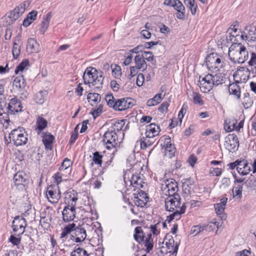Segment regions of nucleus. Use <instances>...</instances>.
Masks as SVG:
<instances>
[{
    "mask_svg": "<svg viewBox=\"0 0 256 256\" xmlns=\"http://www.w3.org/2000/svg\"><path fill=\"white\" fill-rule=\"evenodd\" d=\"M224 146L230 152H234L239 146V142L235 134H229L225 138Z\"/></svg>",
    "mask_w": 256,
    "mask_h": 256,
    "instance_id": "obj_12",
    "label": "nucleus"
},
{
    "mask_svg": "<svg viewBox=\"0 0 256 256\" xmlns=\"http://www.w3.org/2000/svg\"><path fill=\"white\" fill-rule=\"evenodd\" d=\"M160 131L159 126L151 124L146 126V136L147 138H154L159 134Z\"/></svg>",
    "mask_w": 256,
    "mask_h": 256,
    "instance_id": "obj_23",
    "label": "nucleus"
},
{
    "mask_svg": "<svg viewBox=\"0 0 256 256\" xmlns=\"http://www.w3.org/2000/svg\"><path fill=\"white\" fill-rule=\"evenodd\" d=\"M144 76L142 73H139L138 74L136 80V85L140 87L142 86L144 84Z\"/></svg>",
    "mask_w": 256,
    "mask_h": 256,
    "instance_id": "obj_59",
    "label": "nucleus"
},
{
    "mask_svg": "<svg viewBox=\"0 0 256 256\" xmlns=\"http://www.w3.org/2000/svg\"><path fill=\"white\" fill-rule=\"evenodd\" d=\"M193 102L195 104H198L202 106L204 104V102L202 100L201 96L199 93L193 92L192 93Z\"/></svg>",
    "mask_w": 256,
    "mask_h": 256,
    "instance_id": "obj_51",
    "label": "nucleus"
},
{
    "mask_svg": "<svg viewBox=\"0 0 256 256\" xmlns=\"http://www.w3.org/2000/svg\"><path fill=\"white\" fill-rule=\"evenodd\" d=\"M228 56L230 61L234 64H242L248 58V52L241 43H234L228 48Z\"/></svg>",
    "mask_w": 256,
    "mask_h": 256,
    "instance_id": "obj_2",
    "label": "nucleus"
},
{
    "mask_svg": "<svg viewBox=\"0 0 256 256\" xmlns=\"http://www.w3.org/2000/svg\"><path fill=\"white\" fill-rule=\"evenodd\" d=\"M238 80L236 82L230 84L228 86V92L230 94L233 95L236 100H240V88L238 84Z\"/></svg>",
    "mask_w": 256,
    "mask_h": 256,
    "instance_id": "obj_27",
    "label": "nucleus"
},
{
    "mask_svg": "<svg viewBox=\"0 0 256 256\" xmlns=\"http://www.w3.org/2000/svg\"><path fill=\"white\" fill-rule=\"evenodd\" d=\"M20 50L19 45L16 42L14 43L12 48V54L14 58H16L20 55Z\"/></svg>",
    "mask_w": 256,
    "mask_h": 256,
    "instance_id": "obj_56",
    "label": "nucleus"
},
{
    "mask_svg": "<svg viewBox=\"0 0 256 256\" xmlns=\"http://www.w3.org/2000/svg\"><path fill=\"white\" fill-rule=\"evenodd\" d=\"M52 16V12H49L44 17L43 21L41 23L40 28V31L42 34H44V32L48 28Z\"/></svg>",
    "mask_w": 256,
    "mask_h": 256,
    "instance_id": "obj_31",
    "label": "nucleus"
},
{
    "mask_svg": "<svg viewBox=\"0 0 256 256\" xmlns=\"http://www.w3.org/2000/svg\"><path fill=\"white\" fill-rule=\"evenodd\" d=\"M22 108L20 100L14 97L10 99L6 108L8 110V112L14 114L15 112H20Z\"/></svg>",
    "mask_w": 256,
    "mask_h": 256,
    "instance_id": "obj_15",
    "label": "nucleus"
},
{
    "mask_svg": "<svg viewBox=\"0 0 256 256\" xmlns=\"http://www.w3.org/2000/svg\"><path fill=\"white\" fill-rule=\"evenodd\" d=\"M29 62L28 60H25L22 62L16 68L15 73L18 74L20 72H22L24 68L28 66Z\"/></svg>",
    "mask_w": 256,
    "mask_h": 256,
    "instance_id": "obj_52",
    "label": "nucleus"
},
{
    "mask_svg": "<svg viewBox=\"0 0 256 256\" xmlns=\"http://www.w3.org/2000/svg\"><path fill=\"white\" fill-rule=\"evenodd\" d=\"M64 172H57L54 175V180L57 184L56 186H58V184L63 180L62 176L64 175Z\"/></svg>",
    "mask_w": 256,
    "mask_h": 256,
    "instance_id": "obj_60",
    "label": "nucleus"
},
{
    "mask_svg": "<svg viewBox=\"0 0 256 256\" xmlns=\"http://www.w3.org/2000/svg\"><path fill=\"white\" fill-rule=\"evenodd\" d=\"M126 120H114L112 122V126L109 130L115 132H118L120 130H122V132L126 131L128 129V124H126L123 129Z\"/></svg>",
    "mask_w": 256,
    "mask_h": 256,
    "instance_id": "obj_25",
    "label": "nucleus"
},
{
    "mask_svg": "<svg viewBox=\"0 0 256 256\" xmlns=\"http://www.w3.org/2000/svg\"><path fill=\"white\" fill-rule=\"evenodd\" d=\"M198 82L202 92L204 93L209 92L214 86L212 80V74H208L204 77L200 76Z\"/></svg>",
    "mask_w": 256,
    "mask_h": 256,
    "instance_id": "obj_11",
    "label": "nucleus"
},
{
    "mask_svg": "<svg viewBox=\"0 0 256 256\" xmlns=\"http://www.w3.org/2000/svg\"><path fill=\"white\" fill-rule=\"evenodd\" d=\"M78 125L75 128L74 130V132L72 133L70 140V144H74L76 138L78 136Z\"/></svg>",
    "mask_w": 256,
    "mask_h": 256,
    "instance_id": "obj_61",
    "label": "nucleus"
},
{
    "mask_svg": "<svg viewBox=\"0 0 256 256\" xmlns=\"http://www.w3.org/2000/svg\"><path fill=\"white\" fill-rule=\"evenodd\" d=\"M172 7L177 11L176 16L178 19L184 20L186 17V9L180 0H173Z\"/></svg>",
    "mask_w": 256,
    "mask_h": 256,
    "instance_id": "obj_20",
    "label": "nucleus"
},
{
    "mask_svg": "<svg viewBox=\"0 0 256 256\" xmlns=\"http://www.w3.org/2000/svg\"><path fill=\"white\" fill-rule=\"evenodd\" d=\"M250 166L248 164L246 160H238L237 172L239 174L242 176L247 175L250 172Z\"/></svg>",
    "mask_w": 256,
    "mask_h": 256,
    "instance_id": "obj_24",
    "label": "nucleus"
},
{
    "mask_svg": "<svg viewBox=\"0 0 256 256\" xmlns=\"http://www.w3.org/2000/svg\"><path fill=\"white\" fill-rule=\"evenodd\" d=\"M37 14L38 12L36 10H33L29 12L26 18L23 21V26L26 27L29 26L32 22L36 19Z\"/></svg>",
    "mask_w": 256,
    "mask_h": 256,
    "instance_id": "obj_37",
    "label": "nucleus"
},
{
    "mask_svg": "<svg viewBox=\"0 0 256 256\" xmlns=\"http://www.w3.org/2000/svg\"><path fill=\"white\" fill-rule=\"evenodd\" d=\"M251 134L252 136H256V112L251 118Z\"/></svg>",
    "mask_w": 256,
    "mask_h": 256,
    "instance_id": "obj_55",
    "label": "nucleus"
},
{
    "mask_svg": "<svg viewBox=\"0 0 256 256\" xmlns=\"http://www.w3.org/2000/svg\"><path fill=\"white\" fill-rule=\"evenodd\" d=\"M48 94L47 90H40L35 94L34 100L36 104H42L46 100Z\"/></svg>",
    "mask_w": 256,
    "mask_h": 256,
    "instance_id": "obj_32",
    "label": "nucleus"
},
{
    "mask_svg": "<svg viewBox=\"0 0 256 256\" xmlns=\"http://www.w3.org/2000/svg\"><path fill=\"white\" fill-rule=\"evenodd\" d=\"M6 116H4L0 118V124L2 125V128L3 130H6L12 124V122L10 120V118L6 114Z\"/></svg>",
    "mask_w": 256,
    "mask_h": 256,
    "instance_id": "obj_48",
    "label": "nucleus"
},
{
    "mask_svg": "<svg viewBox=\"0 0 256 256\" xmlns=\"http://www.w3.org/2000/svg\"><path fill=\"white\" fill-rule=\"evenodd\" d=\"M150 138H147L146 136V138H143L141 139L140 144L142 148H146L152 144L153 142H152V140H150Z\"/></svg>",
    "mask_w": 256,
    "mask_h": 256,
    "instance_id": "obj_49",
    "label": "nucleus"
},
{
    "mask_svg": "<svg viewBox=\"0 0 256 256\" xmlns=\"http://www.w3.org/2000/svg\"><path fill=\"white\" fill-rule=\"evenodd\" d=\"M206 64L209 70L217 72L226 65L225 58L216 53L210 54L206 58Z\"/></svg>",
    "mask_w": 256,
    "mask_h": 256,
    "instance_id": "obj_4",
    "label": "nucleus"
},
{
    "mask_svg": "<svg viewBox=\"0 0 256 256\" xmlns=\"http://www.w3.org/2000/svg\"><path fill=\"white\" fill-rule=\"evenodd\" d=\"M161 145L164 148L165 155L169 158H172L176 152V148L174 145L171 144V138L168 136L164 137V143Z\"/></svg>",
    "mask_w": 256,
    "mask_h": 256,
    "instance_id": "obj_16",
    "label": "nucleus"
},
{
    "mask_svg": "<svg viewBox=\"0 0 256 256\" xmlns=\"http://www.w3.org/2000/svg\"><path fill=\"white\" fill-rule=\"evenodd\" d=\"M168 106L169 104L167 102H164L159 107L158 110L162 113L166 112Z\"/></svg>",
    "mask_w": 256,
    "mask_h": 256,
    "instance_id": "obj_64",
    "label": "nucleus"
},
{
    "mask_svg": "<svg viewBox=\"0 0 256 256\" xmlns=\"http://www.w3.org/2000/svg\"><path fill=\"white\" fill-rule=\"evenodd\" d=\"M28 134L25 130L20 126L12 130L9 134V138L16 146L26 144L28 141Z\"/></svg>",
    "mask_w": 256,
    "mask_h": 256,
    "instance_id": "obj_5",
    "label": "nucleus"
},
{
    "mask_svg": "<svg viewBox=\"0 0 256 256\" xmlns=\"http://www.w3.org/2000/svg\"><path fill=\"white\" fill-rule=\"evenodd\" d=\"M228 198L224 197L220 200V202L214 204L216 212L222 220L226 218V215L224 213V210L228 202Z\"/></svg>",
    "mask_w": 256,
    "mask_h": 256,
    "instance_id": "obj_17",
    "label": "nucleus"
},
{
    "mask_svg": "<svg viewBox=\"0 0 256 256\" xmlns=\"http://www.w3.org/2000/svg\"><path fill=\"white\" fill-rule=\"evenodd\" d=\"M133 104L130 98L119 99L115 102V110H123L132 107Z\"/></svg>",
    "mask_w": 256,
    "mask_h": 256,
    "instance_id": "obj_19",
    "label": "nucleus"
},
{
    "mask_svg": "<svg viewBox=\"0 0 256 256\" xmlns=\"http://www.w3.org/2000/svg\"><path fill=\"white\" fill-rule=\"evenodd\" d=\"M144 246L146 247V251L147 253L150 252L154 247L153 244V239L152 238V235L151 234H148V237L146 238V240H144Z\"/></svg>",
    "mask_w": 256,
    "mask_h": 256,
    "instance_id": "obj_45",
    "label": "nucleus"
},
{
    "mask_svg": "<svg viewBox=\"0 0 256 256\" xmlns=\"http://www.w3.org/2000/svg\"><path fill=\"white\" fill-rule=\"evenodd\" d=\"M102 110L103 106L102 104H100L98 106V108L93 109L92 114L94 118H96L99 116L100 114L102 112Z\"/></svg>",
    "mask_w": 256,
    "mask_h": 256,
    "instance_id": "obj_58",
    "label": "nucleus"
},
{
    "mask_svg": "<svg viewBox=\"0 0 256 256\" xmlns=\"http://www.w3.org/2000/svg\"><path fill=\"white\" fill-rule=\"evenodd\" d=\"M26 6V2L22 3L16 6L13 10L10 12L8 16L11 21L10 23L13 22L18 19L24 13Z\"/></svg>",
    "mask_w": 256,
    "mask_h": 256,
    "instance_id": "obj_14",
    "label": "nucleus"
},
{
    "mask_svg": "<svg viewBox=\"0 0 256 256\" xmlns=\"http://www.w3.org/2000/svg\"><path fill=\"white\" fill-rule=\"evenodd\" d=\"M187 106L184 104H183L181 110L179 112L178 118L179 120L180 123H181L182 122V119L183 118L187 110Z\"/></svg>",
    "mask_w": 256,
    "mask_h": 256,
    "instance_id": "obj_57",
    "label": "nucleus"
},
{
    "mask_svg": "<svg viewBox=\"0 0 256 256\" xmlns=\"http://www.w3.org/2000/svg\"><path fill=\"white\" fill-rule=\"evenodd\" d=\"M76 224L74 223L70 224L66 226L62 230L60 234V240L61 242L60 244V247L62 248L61 250L65 251L64 248H68L72 244L70 243V240H72L74 241V236H70L68 238V234L74 230Z\"/></svg>",
    "mask_w": 256,
    "mask_h": 256,
    "instance_id": "obj_6",
    "label": "nucleus"
},
{
    "mask_svg": "<svg viewBox=\"0 0 256 256\" xmlns=\"http://www.w3.org/2000/svg\"><path fill=\"white\" fill-rule=\"evenodd\" d=\"M102 142L107 150L116 148L118 142V136L116 132L108 129L104 134Z\"/></svg>",
    "mask_w": 256,
    "mask_h": 256,
    "instance_id": "obj_7",
    "label": "nucleus"
},
{
    "mask_svg": "<svg viewBox=\"0 0 256 256\" xmlns=\"http://www.w3.org/2000/svg\"><path fill=\"white\" fill-rule=\"evenodd\" d=\"M242 103L245 109L250 108L254 104V100L252 98L250 97V94L248 92H246L244 94Z\"/></svg>",
    "mask_w": 256,
    "mask_h": 256,
    "instance_id": "obj_39",
    "label": "nucleus"
},
{
    "mask_svg": "<svg viewBox=\"0 0 256 256\" xmlns=\"http://www.w3.org/2000/svg\"><path fill=\"white\" fill-rule=\"evenodd\" d=\"M42 142L46 148H50L54 140V136L50 132L42 134Z\"/></svg>",
    "mask_w": 256,
    "mask_h": 256,
    "instance_id": "obj_36",
    "label": "nucleus"
},
{
    "mask_svg": "<svg viewBox=\"0 0 256 256\" xmlns=\"http://www.w3.org/2000/svg\"><path fill=\"white\" fill-rule=\"evenodd\" d=\"M36 124L37 127L36 130L38 134H40V132L46 127L48 122L42 116H39L36 118Z\"/></svg>",
    "mask_w": 256,
    "mask_h": 256,
    "instance_id": "obj_33",
    "label": "nucleus"
},
{
    "mask_svg": "<svg viewBox=\"0 0 256 256\" xmlns=\"http://www.w3.org/2000/svg\"><path fill=\"white\" fill-rule=\"evenodd\" d=\"M27 226L26 220L22 216H17L14 218L12 223V228L15 234L22 235L25 232Z\"/></svg>",
    "mask_w": 256,
    "mask_h": 256,
    "instance_id": "obj_10",
    "label": "nucleus"
},
{
    "mask_svg": "<svg viewBox=\"0 0 256 256\" xmlns=\"http://www.w3.org/2000/svg\"><path fill=\"white\" fill-rule=\"evenodd\" d=\"M203 227L204 230H206L208 232H211L212 231L216 228L218 229L219 228V222H210L208 224H203Z\"/></svg>",
    "mask_w": 256,
    "mask_h": 256,
    "instance_id": "obj_47",
    "label": "nucleus"
},
{
    "mask_svg": "<svg viewBox=\"0 0 256 256\" xmlns=\"http://www.w3.org/2000/svg\"><path fill=\"white\" fill-rule=\"evenodd\" d=\"M62 219L65 222H69L76 217V208L65 206L62 212Z\"/></svg>",
    "mask_w": 256,
    "mask_h": 256,
    "instance_id": "obj_21",
    "label": "nucleus"
},
{
    "mask_svg": "<svg viewBox=\"0 0 256 256\" xmlns=\"http://www.w3.org/2000/svg\"><path fill=\"white\" fill-rule=\"evenodd\" d=\"M165 209L172 214L168 216L166 221L170 222L174 219L178 220L182 214L186 212V206L184 203H181L180 197L179 194L168 196L165 198Z\"/></svg>",
    "mask_w": 256,
    "mask_h": 256,
    "instance_id": "obj_1",
    "label": "nucleus"
},
{
    "mask_svg": "<svg viewBox=\"0 0 256 256\" xmlns=\"http://www.w3.org/2000/svg\"><path fill=\"white\" fill-rule=\"evenodd\" d=\"M212 80L214 86H218L225 82L226 78L222 73L216 74L215 75L212 74Z\"/></svg>",
    "mask_w": 256,
    "mask_h": 256,
    "instance_id": "obj_34",
    "label": "nucleus"
},
{
    "mask_svg": "<svg viewBox=\"0 0 256 256\" xmlns=\"http://www.w3.org/2000/svg\"><path fill=\"white\" fill-rule=\"evenodd\" d=\"M104 160V156L98 152L92 153V161L95 164L102 166Z\"/></svg>",
    "mask_w": 256,
    "mask_h": 256,
    "instance_id": "obj_44",
    "label": "nucleus"
},
{
    "mask_svg": "<svg viewBox=\"0 0 256 256\" xmlns=\"http://www.w3.org/2000/svg\"><path fill=\"white\" fill-rule=\"evenodd\" d=\"M248 64L250 66H252L256 65V54L254 52H252L250 54V58L248 62Z\"/></svg>",
    "mask_w": 256,
    "mask_h": 256,
    "instance_id": "obj_63",
    "label": "nucleus"
},
{
    "mask_svg": "<svg viewBox=\"0 0 256 256\" xmlns=\"http://www.w3.org/2000/svg\"><path fill=\"white\" fill-rule=\"evenodd\" d=\"M135 66L139 70L144 71L147 68V64L144 59V56L140 54L136 55L134 58Z\"/></svg>",
    "mask_w": 256,
    "mask_h": 256,
    "instance_id": "obj_29",
    "label": "nucleus"
},
{
    "mask_svg": "<svg viewBox=\"0 0 256 256\" xmlns=\"http://www.w3.org/2000/svg\"><path fill=\"white\" fill-rule=\"evenodd\" d=\"M76 238L74 237V240L76 242H80L84 240L86 237V230L82 226L74 228Z\"/></svg>",
    "mask_w": 256,
    "mask_h": 256,
    "instance_id": "obj_28",
    "label": "nucleus"
},
{
    "mask_svg": "<svg viewBox=\"0 0 256 256\" xmlns=\"http://www.w3.org/2000/svg\"><path fill=\"white\" fill-rule=\"evenodd\" d=\"M134 236V240L140 244L144 241V234L142 227L137 226L135 228Z\"/></svg>",
    "mask_w": 256,
    "mask_h": 256,
    "instance_id": "obj_38",
    "label": "nucleus"
},
{
    "mask_svg": "<svg viewBox=\"0 0 256 256\" xmlns=\"http://www.w3.org/2000/svg\"><path fill=\"white\" fill-rule=\"evenodd\" d=\"M250 73V70L248 68L242 66L237 70L234 77L236 78H239L238 82H246L248 79Z\"/></svg>",
    "mask_w": 256,
    "mask_h": 256,
    "instance_id": "obj_18",
    "label": "nucleus"
},
{
    "mask_svg": "<svg viewBox=\"0 0 256 256\" xmlns=\"http://www.w3.org/2000/svg\"><path fill=\"white\" fill-rule=\"evenodd\" d=\"M83 79L85 84H92L93 86H96V88H100L103 84L104 76L102 72H98L95 68L88 67L84 70Z\"/></svg>",
    "mask_w": 256,
    "mask_h": 256,
    "instance_id": "obj_3",
    "label": "nucleus"
},
{
    "mask_svg": "<svg viewBox=\"0 0 256 256\" xmlns=\"http://www.w3.org/2000/svg\"><path fill=\"white\" fill-rule=\"evenodd\" d=\"M162 190L168 196H174L178 194V192L177 184L173 179L164 180L162 183Z\"/></svg>",
    "mask_w": 256,
    "mask_h": 256,
    "instance_id": "obj_8",
    "label": "nucleus"
},
{
    "mask_svg": "<svg viewBox=\"0 0 256 256\" xmlns=\"http://www.w3.org/2000/svg\"><path fill=\"white\" fill-rule=\"evenodd\" d=\"M13 85L18 89L23 88L26 86V84L24 76H19L15 78Z\"/></svg>",
    "mask_w": 256,
    "mask_h": 256,
    "instance_id": "obj_40",
    "label": "nucleus"
},
{
    "mask_svg": "<svg viewBox=\"0 0 256 256\" xmlns=\"http://www.w3.org/2000/svg\"><path fill=\"white\" fill-rule=\"evenodd\" d=\"M110 68L112 70V76L117 79H120L122 76V68L118 64H112Z\"/></svg>",
    "mask_w": 256,
    "mask_h": 256,
    "instance_id": "obj_46",
    "label": "nucleus"
},
{
    "mask_svg": "<svg viewBox=\"0 0 256 256\" xmlns=\"http://www.w3.org/2000/svg\"><path fill=\"white\" fill-rule=\"evenodd\" d=\"M105 100L107 102L108 105L109 106L112 107L114 108V109L116 102L114 101V98L113 96L111 94H107L106 96Z\"/></svg>",
    "mask_w": 256,
    "mask_h": 256,
    "instance_id": "obj_53",
    "label": "nucleus"
},
{
    "mask_svg": "<svg viewBox=\"0 0 256 256\" xmlns=\"http://www.w3.org/2000/svg\"><path fill=\"white\" fill-rule=\"evenodd\" d=\"M144 56V59L148 61L151 62L154 60V55L150 52H144V54H142Z\"/></svg>",
    "mask_w": 256,
    "mask_h": 256,
    "instance_id": "obj_62",
    "label": "nucleus"
},
{
    "mask_svg": "<svg viewBox=\"0 0 256 256\" xmlns=\"http://www.w3.org/2000/svg\"><path fill=\"white\" fill-rule=\"evenodd\" d=\"M46 194L48 202L52 204L58 203L61 198V192L58 186H49L47 188Z\"/></svg>",
    "mask_w": 256,
    "mask_h": 256,
    "instance_id": "obj_9",
    "label": "nucleus"
},
{
    "mask_svg": "<svg viewBox=\"0 0 256 256\" xmlns=\"http://www.w3.org/2000/svg\"><path fill=\"white\" fill-rule=\"evenodd\" d=\"M88 102L92 106L98 103L101 100V96L97 93H89L87 98Z\"/></svg>",
    "mask_w": 256,
    "mask_h": 256,
    "instance_id": "obj_41",
    "label": "nucleus"
},
{
    "mask_svg": "<svg viewBox=\"0 0 256 256\" xmlns=\"http://www.w3.org/2000/svg\"><path fill=\"white\" fill-rule=\"evenodd\" d=\"M70 256H88V254L85 250L78 248L72 252Z\"/></svg>",
    "mask_w": 256,
    "mask_h": 256,
    "instance_id": "obj_50",
    "label": "nucleus"
},
{
    "mask_svg": "<svg viewBox=\"0 0 256 256\" xmlns=\"http://www.w3.org/2000/svg\"><path fill=\"white\" fill-rule=\"evenodd\" d=\"M78 198V194L74 190L70 192L67 194L66 197V203L67 204V207L76 208Z\"/></svg>",
    "mask_w": 256,
    "mask_h": 256,
    "instance_id": "obj_22",
    "label": "nucleus"
},
{
    "mask_svg": "<svg viewBox=\"0 0 256 256\" xmlns=\"http://www.w3.org/2000/svg\"><path fill=\"white\" fill-rule=\"evenodd\" d=\"M204 230L203 225H196L193 226L190 230V232L192 234H193L194 236H196L198 234Z\"/></svg>",
    "mask_w": 256,
    "mask_h": 256,
    "instance_id": "obj_54",
    "label": "nucleus"
},
{
    "mask_svg": "<svg viewBox=\"0 0 256 256\" xmlns=\"http://www.w3.org/2000/svg\"><path fill=\"white\" fill-rule=\"evenodd\" d=\"M240 38L242 40L254 41L256 40V26L253 24L246 26Z\"/></svg>",
    "mask_w": 256,
    "mask_h": 256,
    "instance_id": "obj_13",
    "label": "nucleus"
},
{
    "mask_svg": "<svg viewBox=\"0 0 256 256\" xmlns=\"http://www.w3.org/2000/svg\"><path fill=\"white\" fill-rule=\"evenodd\" d=\"M71 164L72 163L70 160L67 158H65L59 168L60 171L62 172L68 173L70 174L72 170L70 168Z\"/></svg>",
    "mask_w": 256,
    "mask_h": 256,
    "instance_id": "obj_42",
    "label": "nucleus"
},
{
    "mask_svg": "<svg viewBox=\"0 0 256 256\" xmlns=\"http://www.w3.org/2000/svg\"><path fill=\"white\" fill-rule=\"evenodd\" d=\"M242 184H236L232 189L233 197L236 200H240L242 197Z\"/></svg>",
    "mask_w": 256,
    "mask_h": 256,
    "instance_id": "obj_43",
    "label": "nucleus"
},
{
    "mask_svg": "<svg viewBox=\"0 0 256 256\" xmlns=\"http://www.w3.org/2000/svg\"><path fill=\"white\" fill-rule=\"evenodd\" d=\"M164 96L165 94H162V93L158 94L152 98L147 101L146 105L148 106H156L162 101Z\"/></svg>",
    "mask_w": 256,
    "mask_h": 256,
    "instance_id": "obj_35",
    "label": "nucleus"
},
{
    "mask_svg": "<svg viewBox=\"0 0 256 256\" xmlns=\"http://www.w3.org/2000/svg\"><path fill=\"white\" fill-rule=\"evenodd\" d=\"M40 49L39 44L34 38H30L28 40L26 50L28 52L37 53L40 52Z\"/></svg>",
    "mask_w": 256,
    "mask_h": 256,
    "instance_id": "obj_26",
    "label": "nucleus"
},
{
    "mask_svg": "<svg viewBox=\"0 0 256 256\" xmlns=\"http://www.w3.org/2000/svg\"><path fill=\"white\" fill-rule=\"evenodd\" d=\"M28 179V176L22 172H18L14 175V180L16 186L24 185Z\"/></svg>",
    "mask_w": 256,
    "mask_h": 256,
    "instance_id": "obj_30",
    "label": "nucleus"
}]
</instances>
